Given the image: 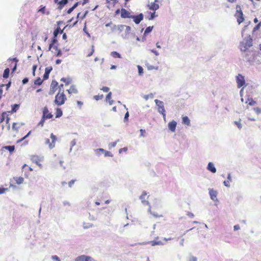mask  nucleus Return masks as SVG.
I'll return each instance as SVG.
<instances>
[{"mask_svg":"<svg viewBox=\"0 0 261 261\" xmlns=\"http://www.w3.org/2000/svg\"><path fill=\"white\" fill-rule=\"evenodd\" d=\"M65 90L63 84H60L59 86L58 92L55 96V103L57 106H61L65 103L67 97L64 93Z\"/></svg>","mask_w":261,"mask_h":261,"instance_id":"1","label":"nucleus"},{"mask_svg":"<svg viewBox=\"0 0 261 261\" xmlns=\"http://www.w3.org/2000/svg\"><path fill=\"white\" fill-rule=\"evenodd\" d=\"M53 117V115L51 113L49 112L48 108L45 107L43 108L42 110V116L40 121L38 122L37 125L38 126L43 127L44 124V122L46 119H51Z\"/></svg>","mask_w":261,"mask_h":261,"instance_id":"2","label":"nucleus"},{"mask_svg":"<svg viewBox=\"0 0 261 261\" xmlns=\"http://www.w3.org/2000/svg\"><path fill=\"white\" fill-rule=\"evenodd\" d=\"M50 139L51 141H50V139L48 138L45 139L44 143L47 145L49 149H51L55 147L56 142L57 141V137L53 133L50 134Z\"/></svg>","mask_w":261,"mask_h":261,"instance_id":"3","label":"nucleus"},{"mask_svg":"<svg viewBox=\"0 0 261 261\" xmlns=\"http://www.w3.org/2000/svg\"><path fill=\"white\" fill-rule=\"evenodd\" d=\"M31 161L38 165L40 168H42V165L41 163L43 161V157L38 155L34 154L30 156Z\"/></svg>","mask_w":261,"mask_h":261,"instance_id":"4","label":"nucleus"},{"mask_svg":"<svg viewBox=\"0 0 261 261\" xmlns=\"http://www.w3.org/2000/svg\"><path fill=\"white\" fill-rule=\"evenodd\" d=\"M155 102L158 106V112L162 114L164 119L166 118V111L164 108L163 102L158 99L155 100Z\"/></svg>","mask_w":261,"mask_h":261,"instance_id":"5","label":"nucleus"},{"mask_svg":"<svg viewBox=\"0 0 261 261\" xmlns=\"http://www.w3.org/2000/svg\"><path fill=\"white\" fill-rule=\"evenodd\" d=\"M237 9L235 17L237 19L238 23L240 24L244 20L243 14L240 7L237 6Z\"/></svg>","mask_w":261,"mask_h":261,"instance_id":"6","label":"nucleus"},{"mask_svg":"<svg viewBox=\"0 0 261 261\" xmlns=\"http://www.w3.org/2000/svg\"><path fill=\"white\" fill-rule=\"evenodd\" d=\"M237 87L239 88L245 85V77L241 74H239L236 77Z\"/></svg>","mask_w":261,"mask_h":261,"instance_id":"7","label":"nucleus"},{"mask_svg":"<svg viewBox=\"0 0 261 261\" xmlns=\"http://www.w3.org/2000/svg\"><path fill=\"white\" fill-rule=\"evenodd\" d=\"M252 45V39H249V40H246L242 41L241 43V49L243 51H245L249 47Z\"/></svg>","mask_w":261,"mask_h":261,"instance_id":"8","label":"nucleus"},{"mask_svg":"<svg viewBox=\"0 0 261 261\" xmlns=\"http://www.w3.org/2000/svg\"><path fill=\"white\" fill-rule=\"evenodd\" d=\"M49 49L56 56H61L62 55L61 50L58 48L57 45H53V44H49Z\"/></svg>","mask_w":261,"mask_h":261,"instance_id":"9","label":"nucleus"},{"mask_svg":"<svg viewBox=\"0 0 261 261\" xmlns=\"http://www.w3.org/2000/svg\"><path fill=\"white\" fill-rule=\"evenodd\" d=\"M22 172L24 173V175L25 177H28L31 172H32L33 169L31 167L29 166L27 164H24L22 167Z\"/></svg>","mask_w":261,"mask_h":261,"instance_id":"10","label":"nucleus"},{"mask_svg":"<svg viewBox=\"0 0 261 261\" xmlns=\"http://www.w3.org/2000/svg\"><path fill=\"white\" fill-rule=\"evenodd\" d=\"M58 83L56 81H53L51 82L50 88V91L49 94L52 95L55 93V91L59 88Z\"/></svg>","mask_w":261,"mask_h":261,"instance_id":"11","label":"nucleus"},{"mask_svg":"<svg viewBox=\"0 0 261 261\" xmlns=\"http://www.w3.org/2000/svg\"><path fill=\"white\" fill-rule=\"evenodd\" d=\"M149 197V195L146 193V192H143L141 195L140 196V199H141L142 203L144 205H148L149 202L148 201V199Z\"/></svg>","mask_w":261,"mask_h":261,"instance_id":"12","label":"nucleus"},{"mask_svg":"<svg viewBox=\"0 0 261 261\" xmlns=\"http://www.w3.org/2000/svg\"><path fill=\"white\" fill-rule=\"evenodd\" d=\"M75 261H94V259L90 256L83 255L76 257Z\"/></svg>","mask_w":261,"mask_h":261,"instance_id":"13","label":"nucleus"},{"mask_svg":"<svg viewBox=\"0 0 261 261\" xmlns=\"http://www.w3.org/2000/svg\"><path fill=\"white\" fill-rule=\"evenodd\" d=\"M94 46L93 45H92L90 47L87 48L85 51L84 54L86 57H89L91 56L94 52Z\"/></svg>","mask_w":261,"mask_h":261,"instance_id":"14","label":"nucleus"},{"mask_svg":"<svg viewBox=\"0 0 261 261\" xmlns=\"http://www.w3.org/2000/svg\"><path fill=\"white\" fill-rule=\"evenodd\" d=\"M134 21L136 24H139L141 20L143 19V15L142 13L139 14L136 16H132V17Z\"/></svg>","mask_w":261,"mask_h":261,"instance_id":"15","label":"nucleus"},{"mask_svg":"<svg viewBox=\"0 0 261 261\" xmlns=\"http://www.w3.org/2000/svg\"><path fill=\"white\" fill-rule=\"evenodd\" d=\"M157 1V0H155V2L151 3L150 4L148 5L147 7H148L149 9L153 11H155L156 10H158L159 8V5L155 3Z\"/></svg>","mask_w":261,"mask_h":261,"instance_id":"16","label":"nucleus"},{"mask_svg":"<svg viewBox=\"0 0 261 261\" xmlns=\"http://www.w3.org/2000/svg\"><path fill=\"white\" fill-rule=\"evenodd\" d=\"M67 91L70 95L78 93V90L75 85L71 86L69 89L67 90Z\"/></svg>","mask_w":261,"mask_h":261,"instance_id":"17","label":"nucleus"},{"mask_svg":"<svg viewBox=\"0 0 261 261\" xmlns=\"http://www.w3.org/2000/svg\"><path fill=\"white\" fill-rule=\"evenodd\" d=\"M121 17L123 18H131L130 13L125 9H122L121 10Z\"/></svg>","mask_w":261,"mask_h":261,"instance_id":"18","label":"nucleus"},{"mask_svg":"<svg viewBox=\"0 0 261 261\" xmlns=\"http://www.w3.org/2000/svg\"><path fill=\"white\" fill-rule=\"evenodd\" d=\"M177 123L175 121L172 120L169 122L168 126L169 129L172 132H174L176 129Z\"/></svg>","mask_w":261,"mask_h":261,"instance_id":"19","label":"nucleus"},{"mask_svg":"<svg viewBox=\"0 0 261 261\" xmlns=\"http://www.w3.org/2000/svg\"><path fill=\"white\" fill-rule=\"evenodd\" d=\"M209 194L211 197V198L214 200H217V192L216 190H214L213 189H209Z\"/></svg>","mask_w":261,"mask_h":261,"instance_id":"20","label":"nucleus"},{"mask_svg":"<svg viewBox=\"0 0 261 261\" xmlns=\"http://www.w3.org/2000/svg\"><path fill=\"white\" fill-rule=\"evenodd\" d=\"M118 3L117 0H106L107 4V7L110 9L114 7L115 5Z\"/></svg>","mask_w":261,"mask_h":261,"instance_id":"21","label":"nucleus"},{"mask_svg":"<svg viewBox=\"0 0 261 261\" xmlns=\"http://www.w3.org/2000/svg\"><path fill=\"white\" fill-rule=\"evenodd\" d=\"M68 0H61L60 1H59L57 4L58 5V9L61 10L64 6L67 4Z\"/></svg>","mask_w":261,"mask_h":261,"instance_id":"22","label":"nucleus"},{"mask_svg":"<svg viewBox=\"0 0 261 261\" xmlns=\"http://www.w3.org/2000/svg\"><path fill=\"white\" fill-rule=\"evenodd\" d=\"M207 169L211 171L212 173H215L216 172V169L215 168L214 164L210 162L207 166Z\"/></svg>","mask_w":261,"mask_h":261,"instance_id":"23","label":"nucleus"},{"mask_svg":"<svg viewBox=\"0 0 261 261\" xmlns=\"http://www.w3.org/2000/svg\"><path fill=\"white\" fill-rule=\"evenodd\" d=\"M182 123L187 125H190V120L188 116H184L182 118Z\"/></svg>","mask_w":261,"mask_h":261,"instance_id":"24","label":"nucleus"},{"mask_svg":"<svg viewBox=\"0 0 261 261\" xmlns=\"http://www.w3.org/2000/svg\"><path fill=\"white\" fill-rule=\"evenodd\" d=\"M112 99V93L110 92L106 96V100L108 101L109 104L112 105L113 103V100Z\"/></svg>","mask_w":261,"mask_h":261,"instance_id":"25","label":"nucleus"},{"mask_svg":"<svg viewBox=\"0 0 261 261\" xmlns=\"http://www.w3.org/2000/svg\"><path fill=\"white\" fill-rule=\"evenodd\" d=\"M14 179L18 185L22 184L24 181L23 178L22 177H14Z\"/></svg>","mask_w":261,"mask_h":261,"instance_id":"26","label":"nucleus"},{"mask_svg":"<svg viewBox=\"0 0 261 261\" xmlns=\"http://www.w3.org/2000/svg\"><path fill=\"white\" fill-rule=\"evenodd\" d=\"M62 33L63 30H62L59 27H58L54 32V36L55 38H56L59 34H62Z\"/></svg>","mask_w":261,"mask_h":261,"instance_id":"27","label":"nucleus"},{"mask_svg":"<svg viewBox=\"0 0 261 261\" xmlns=\"http://www.w3.org/2000/svg\"><path fill=\"white\" fill-rule=\"evenodd\" d=\"M63 115V112L60 108H57L56 111V118H59Z\"/></svg>","mask_w":261,"mask_h":261,"instance_id":"28","label":"nucleus"},{"mask_svg":"<svg viewBox=\"0 0 261 261\" xmlns=\"http://www.w3.org/2000/svg\"><path fill=\"white\" fill-rule=\"evenodd\" d=\"M10 73V69L8 68H7L5 69L4 72L3 73V76L4 79H7L9 76Z\"/></svg>","mask_w":261,"mask_h":261,"instance_id":"29","label":"nucleus"},{"mask_svg":"<svg viewBox=\"0 0 261 261\" xmlns=\"http://www.w3.org/2000/svg\"><path fill=\"white\" fill-rule=\"evenodd\" d=\"M19 108V105L14 104L12 105V110L11 111V113H15L16 112L18 109Z\"/></svg>","mask_w":261,"mask_h":261,"instance_id":"30","label":"nucleus"},{"mask_svg":"<svg viewBox=\"0 0 261 261\" xmlns=\"http://www.w3.org/2000/svg\"><path fill=\"white\" fill-rule=\"evenodd\" d=\"M111 55L115 58H121V55L119 53H117V51H112L111 53Z\"/></svg>","mask_w":261,"mask_h":261,"instance_id":"31","label":"nucleus"},{"mask_svg":"<svg viewBox=\"0 0 261 261\" xmlns=\"http://www.w3.org/2000/svg\"><path fill=\"white\" fill-rule=\"evenodd\" d=\"M246 103H248V105L250 106H254L256 104V102L252 98H250L248 99V100L246 102Z\"/></svg>","mask_w":261,"mask_h":261,"instance_id":"32","label":"nucleus"},{"mask_svg":"<svg viewBox=\"0 0 261 261\" xmlns=\"http://www.w3.org/2000/svg\"><path fill=\"white\" fill-rule=\"evenodd\" d=\"M79 4V2H76L71 8L68 10L67 13L70 14V13H71V12L74 10V9H75L78 6Z\"/></svg>","mask_w":261,"mask_h":261,"instance_id":"33","label":"nucleus"},{"mask_svg":"<svg viewBox=\"0 0 261 261\" xmlns=\"http://www.w3.org/2000/svg\"><path fill=\"white\" fill-rule=\"evenodd\" d=\"M5 148L6 150H9L10 152H13L15 149V146L14 145L12 146H6L5 147Z\"/></svg>","mask_w":261,"mask_h":261,"instance_id":"34","label":"nucleus"},{"mask_svg":"<svg viewBox=\"0 0 261 261\" xmlns=\"http://www.w3.org/2000/svg\"><path fill=\"white\" fill-rule=\"evenodd\" d=\"M153 26H149L148 27H147L145 30V32H144V35H146L147 34H148L149 33H150V32H151V31L153 29Z\"/></svg>","mask_w":261,"mask_h":261,"instance_id":"35","label":"nucleus"},{"mask_svg":"<svg viewBox=\"0 0 261 261\" xmlns=\"http://www.w3.org/2000/svg\"><path fill=\"white\" fill-rule=\"evenodd\" d=\"M6 117V113L3 112L1 115L0 116V123H2L5 119Z\"/></svg>","mask_w":261,"mask_h":261,"instance_id":"36","label":"nucleus"},{"mask_svg":"<svg viewBox=\"0 0 261 261\" xmlns=\"http://www.w3.org/2000/svg\"><path fill=\"white\" fill-rule=\"evenodd\" d=\"M43 81V80H41L40 77H38L35 81L34 84L35 85H40L42 84Z\"/></svg>","mask_w":261,"mask_h":261,"instance_id":"37","label":"nucleus"},{"mask_svg":"<svg viewBox=\"0 0 261 261\" xmlns=\"http://www.w3.org/2000/svg\"><path fill=\"white\" fill-rule=\"evenodd\" d=\"M10 60H13V61H14L15 62V63L14 64V67L12 69L13 71H14L16 70V69L17 63L18 62V60L16 58H13V59H10Z\"/></svg>","mask_w":261,"mask_h":261,"instance_id":"38","label":"nucleus"},{"mask_svg":"<svg viewBox=\"0 0 261 261\" xmlns=\"http://www.w3.org/2000/svg\"><path fill=\"white\" fill-rule=\"evenodd\" d=\"M61 81L64 82L66 85H68L70 83V80L69 79H67L64 77L62 78Z\"/></svg>","mask_w":261,"mask_h":261,"instance_id":"39","label":"nucleus"},{"mask_svg":"<svg viewBox=\"0 0 261 261\" xmlns=\"http://www.w3.org/2000/svg\"><path fill=\"white\" fill-rule=\"evenodd\" d=\"M104 155H105V156H110V157H112L113 156V154L110 152V151H107V150H105V151L104 152Z\"/></svg>","mask_w":261,"mask_h":261,"instance_id":"40","label":"nucleus"},{"mask_svg":"<svg viewBox=\"0 0 261 261\" xmlns=\"http://www.w3.org/2000/svg\"><path fill=\"white\" fill-rule=\"evenodd\" d=\"M261 26V22H259L254 27L253 29V32H254L258 30Z\"/></svg>","mask_w":261,"mask_h":261,"instance_id":"41","label":"nucleus"},{"mask_svg":"<svg viewBox=\"0 0 261 261\" xmlns=\"http://www.w3.org/2000/svg\"><path fill=\"white\" fill-rule=\"evenodd\" d=\"M103 97V96L102 94L101 95H95L94 96V99H95L96 100H98L99 99H101Z\"/></svg>","mask_w":261,"mask_h":261,"instance_id":"42","label":"nucleus"},{"mask_svg":"<svg viewBox=\"0 0 261 261\" xmlns=\"http://www.w3.org/2000/svg\"><path fill=\"white\" fill-rule=\"evenodd\" d=\"M53 68L51 67H46L45 69V73L49 74L50 72L52 70Z\"/></svg>","mask_w":261,"mask_h":261,"instance_id":"43","label":"nucleus"},{"mask_svg":"<svg viewBox=\"0 0 261 261\" xmlns=\"http://www.w3.org/2000/svg\"><path fill=\"white\" fill-rule=\"evenodd\" d=\"M18 123L14 122L12 124V129L14 130H17L19 126H17Z\"/></svg>","mask_w":261,"mask_h":261,"instance_id":"44","label":"nucleus"},{"mask_svg":"<svg viewBox=\"0 0 261 261\" xmlns=\"http://www.w3.org/2000/svg\"><path fill=\"white\" fill-rule=\"evenodd\" d=\"M31 130L29 131V133L25 136H24L23 138H22L21 139H20L18 142H21L23 140H24L25 138H27V137H28L30 134H31Z\"/></svg>","mask_w":261,"mask_h":261,"instance_id":"45","label":"nucleus"},{"mask_svg":"<svg viewBox=\"0 0 261 261\" xmlns=\"http://www.w3.org/2000/svg\"><path fill=\"white\" fill-rule=\"evenodd\" d=\"M253 110L257 114L261 113V109L258 107L253 108Z\"/></svg>","mask_w":261,"mask_h":261,"instance_id":"46","label":"nucleus"},{"mask_svg":"<svg viewBox=\"0 0 261 261\" xmlns=\"http://www.w3.org/2000/svg\"><path fill=\"white\" fill-rule=\"evenodd\" d=\"M138 68L139 74L140 75H142L143 72V69L142 67L141 66L138 65Z\"/></svg>","mask_w":261,"mask_h":261,"instance_id":"47","label":"nucleus"},{"mask_svg":"<svg viewBox=\"0 0 261 261\" xmlns=\"http://www.w3.org/2000/svg\"><path fill=\"white\" fill-rule=\"evenodd\" d=\"M163 243L161 241L156 242V241H152L151 245L152 246L156 245H162Z\"/></svg>","mask_w":261,"mask_h":261,"instance_id":"48","label":"nucleus"},{"mask_svg":"<svg viewBox=\"0 0 261 261\" xmlns=\"http://www.w3.org/2000/svg\"><path fill=\"white\" fill-rule=\"evenodd\" d=\"M87 13V11H86L83 15L81 16V13H79L77 15V18L78 19L79 18L81 17V19H83L85 17Z\"/></svg>","mask_w":261,"mask_h":261,"instance_id":"49","label":"nucleus"},{"mask_svg":"<svg viewBox=\"0 0 261 261\" xmlns=\"http://www.w3.org/2000/svg\"><path fill=\"white\" fill-rule=\"evenodd\" d=\"M37 67V65H34L33 66V67H32L33 71H32V72H33V74L34 76L35 75V71L36 70Z\"/></svg>","mask_w":261,"mask_h":261,"instance_id":"50","label":"nucleus"},{"mask_svg":"<svg viewBox=\"0 0 261 261\" xmlns=\"http://www.w3.org/2000/svg\"><path fill=\"white\" fill-rule=\"evenodd\" d=\"M101 90H102L104 92H108L110 89L108 87H103L101 89Z\"/></svg>","mask_w":261,"mask_h":261,"instance_id":"51","label":"nucleus"},{"mask_svg":"<svg viewBox=\"0 0 261 261\" xmlns=\"http://www.w3.org/2000/svg\"><path fill=\"white\" fill-rule=\"evenodd\" d=\"M188 261H197V258L193 256H191Z\"/></svg>","mask_w":261,"mask_h":261,"instance_id":"52","label":"nucleus"},{"mask_svg":"<svg viewBox=\"0 0 261 261\" xmlns=\"http://www.w3.org/2000/svg\"><path fill=\"white\" fill-rule=\"evenodd\" d=\"M155 11H153V12H151L150 13V17L149 18V19L150 20H152L155 17Z\"/></svg>","mask_w":261,"mask_h":261,"instance_id":"53","label":"nucleus"},{"mask_svg":"<svg viewBox=\"0 0 261 261\" xmlns=\"http://www.w3.org/2000/svg\"><path fill=\"white\" fill-rule=\"evenodd\" d=\"M234 123L239 128L241 129L242 128V124L240 121H235Z\"/></svg>","mask_w":261,"mask_h":261,"instance_id":"54","label":"nucleus"},{"mask_svg":"<svg viewBox=\"0 0 261 261\" xmlns=\"http://www.w3.org/2000/svg\"><path fill=\"white\" fill-rule=\"evenodd\" d=\"M76 180H71L68 182V186L70 188H71L72 185L74 184Z\"/></svg>","mask_w":261,"mask_h":261,"instance_id":"55","label":"nucleus"},{"mask_svg":"<svg viewBox=\"0 0 261 261\" xmlns=\"http://www.w3.org/2000/svg\"><path fill=\"white\" fill-rule=\"evenodd\" d=\"M128 117H129V113L127 111L125 114V116H124V120L125 121H127L128 120Z\"/></svg>","mask_w":261,"mask_h":261,"instance_id":"56","label":"nucleus"},{"mask_svg":"<svg viewBox=\"0 0 261 261\" xmlns=\"http://www.w3.org/2000/svg\"><path fill=\"white\" fill-rule=\"evenodd\" d=\"M57 43V40L56 38H55V37H54L50 44H53V45H56L55 44H56Z\"/></svg>","mask_w":261,"mask_h":261,"instance_id":"57","label":"nucleus"},{"mask_svg":"<svg viewBox=\"0 0 261 261\" xmlns=\"http://www.w3.org/2000/svg\"><path fill=\"white\" fill-rule=\"evenodd\" d=\"M51 258L55 261H60V258L57 255L52 256Z\"/></svg>","mask_w":261,"mask_h":261,"instance_id":"58","label":"nucleus"},{"mask_svg":"<svg viewBox=\"0 0 261 261\" xmlns=\"http://www.w3.org/2000/svg\"><path fill=\"white\" fill-rule=\"evenodd\" d=\"M48 77H49V74L47 73H44V74L43 75V80L44 81V80L48 79Z\"/></svg>","mask_w":261,"mask_h":261,"instance_id":"59","label":"nucleus"},{"mask_svg":"<svg viewBox=\"0 0 261 261\" xmlns=\"http://www.w3.org/2000/svg\"><path fill=\"white\" fill-rule=\"evenodd\" d=\"M116 142L111 143V144H109V148L110 149L112 147H114L116 146Z\"/></svg>","mask_w":261,"mask_h":261,"instance_id":"60","label":"nucleus"},{"mask_svg":"<svg viewBox=\"0 0 261 261\" xmlns=\"http://www.w3.org/2000/svg\"><path fill=\"white\" fill-rule=\"evenodd\" d=\"M7 190V189L6 188H0V194L4 193Z\"/></svg>","mask_w":261,"mask_h":261,"instance_id":"61","label":"nucleus"},{"mask_svg":"<svg viewBox=\"0 0 261 261\" xmlns=\"http://www.w3.org/2000/svg\"><path fill=\"white\" fill-rule=\"evenodd\" d=\"M140 136L144 137V135L145 134V130L144 129H141L140 130Z\"/></svg>","mask_w":261,"mask_h":261,"instance_id":"62","label":"nucleus"},{"mask_svg":"<svg viewBox=\"0 0 261 261\" xmlns=\"http://www.w3.org/2000/svg\"><path fill=\"white\" fill-rule=\"evenodd\" d=\"M127 150V148L126 147H124L120 148L119 150V152L120 153H122L123 151H126Z\"/></svg>","mask_w":261,"mask_h":261,"instance_id":"63","label":"nucleus"},{"mask_svg":"<svg viewBox=\"0 0 261 261\" xmlns=\"http://www.w3.org/2000/svg\"><path fill=\"white\" fill-rule=\"evenodd\" d=\"M45 7H43L39 10V12H41L42 14L45 13Z\"/></svg>","mask_w":261,"mask_h":261,"instance_id":"64","label":"nucleus"}]
</instances>
